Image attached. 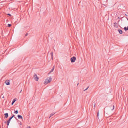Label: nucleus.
I'll list each match as a JSON object with an SVG mask.
<instances>
[{
    "mask_svg": "<svg viewBox=\"0 0 128 128\" xmlns=\"http://www.w3.org/2000/svg\"><path fill=\"white\" fill-rule=\"evenodd\" d=\"M52 80V78L51 77L48 78L44 82L45 84H46L49 83L51 82Z\"/></svg>",
    "mask_w": 128,
    "mask_h": 128,
    "instance_id": "nucleus-1",
    "label": "nucleus"
},
{
    "mask_svg": "<svg viewBox=\"0 0 128 128\" xmlns=\"http://www.w3.org/2000/svg\"><path fill=\"white\" fill-rule=\"evenodd\" d=\"M76 60V58L74 56L71 58V62L72 63L74 62H75Z\"/></svg>",
    "mask_w": 128,
    "mask_h": 128,
    "instance_id": "nucleus-2",
    "label": "nucleus"
},
{
    "mask_svg": "<svg viewBox=\"0 0 128 128\" xmlns=\"http://www.w3.org/2000/svg\"><path fill=\"white\" fill-rule=\"evenodd\" d=\"M34 78L35 80L38 81L39 80V78L37 76L36 74H34Z\"/></svg>",
    "mask_w": 128,
    "mask_h": 128,
    "instance_id": "nucleus-3",
    "label": "nucleus"
},
{
    "mask_svg": "<svg viewBox=\"0 0 128 128\" xmlns=\"http://www.w3.org/2000/svg\"><path fill=\"white\" fill-rule=\"evenodd\" d=\"M10 80H6L5 82V83H6V84L7 85H10Z\"/></svg>",
    "mask_w": 128,
    "mask_h": 128,
    "instance_id": "nucleus-4",
    "label": "nucleus"
},
{
    "mask_svg": "<svg viewBox=\"0 0 128 128\" xmlns=\"http://www.w3.org/2000/svg\"><path fill=\"white\" fill-rule=\"evenodd\" d=\"M4 115L5 116V118H6L8 117V113H6L5 114H4Z\"/></svg>",
    "mask_w": 128,
    "mask_h": 128,
    "instance_id": "nucleus-5",
    "label": "nucleus"
},
{
    "mask_svg": "<svg viewBox=\"0 0 128 128\" xmlns=\"http://www.w3.org/2000/svg\"><path fill=\"white\" fill-rule=\"evenodd\" d=\"M114 24V26L116 28H118V24L116 22H115Z\"/></svg>",
    "mask_w": 128,
    "mask_h": 128,
    "instance_id": "nucleus-6",
    "label": "nucleus"
},
{
    "mask_svg": "<svg viewBox=\"0 0 128 128\" xmlns=\"http://www.w3.org/2000/svg\"><path fill=\"white\" fill-rule=\"evenodd\" d=\"M114 108V105H112L111 106L110 109L111 110H113Z\"/></svg>",
    "mask_w": 128,
    "mask_h": 128,
    "instance_id": "nucleus-7",
    "label": "nucleus"
},
{
    "mask_svg": "<svg viewBox=\"0 0 128 128\" xmlns=\"http://www.w3.org/2000/svg\"><path fill=\"white\" fill-rule=\"evenodd\" d=\"M18 118L19 119H22L23 118L22 117L21 115H18Z\"/></svg>",
    "mask_w": 128,
    "mask_h": 128,
    "instance_id": "nucleus-8",
    "label": "nucleus"
},
{
    "mask_svg": "<svg viewBox=\"0 0 128 128\" xmlns=\"http://www.w3.org/2000/svg\"><path fill=\"white\" fill-rule=\"evenodd\" d=\"M54 67L55 66H54L52 68V69L50 70V73H51L54 70Z\"/></svg>",
    "mask_w": 128,
    "mask_h": 128,
    "instance_id": "nucleus-9",
    "label": "nucleus"
},
{
    "mask_svg": "<svg viewBox=\"0 0 128 128\" xmlns=\"http://www.w3.org/2000/svg\"><path fill=\"white\" fill-rule=\"evenodd\" d=\"M51 56L52 59V60H53V52H51Z\"/></svg>",
    "mask_w": 128,
    "mask_h": 128,
    "instance_id": "nucleus-10",
    "label": "nucleus"
},
{
    "mask_svg": "<svg viewBox=\"0 0 128 128\" xmlns=\"http://www.w3.org/2000/svg\"><path fill=\"white\" fill-rule=\"evenodd\" d=\"M16 100L15 99L14 100H13L12 101V105H13V104L14 103L16 102Z\"/></svg>",
    "mask_w": 128,
    "mask_h": 128,
    "instance_id": "nucleus-11",
    "label": "nucleus"
},
{
    "mask_svg": "<svg viewBox=\"0 0 128 128\" xmlns=\"http://www.w3.org/2000/svg\"><path fill=\"white\" fill-rule=\"evenodd\" d=\"M124 29L125 31H127L128 30V27H125L124 28Z\"/></svg>",
    "mask_w": 128,
    "mask_h": 128,
    "instance_id": "nucleus-12",
    "label": "nucleus"
},
{
    "mask_svg": "<svg viewBox=\"0 0 128 128\" xmlns=\"http://www.w3.org/2000/svg\"><path fill=\"white\" fill-rule=\"evenodd\" d=\"M118 32H119L120 34H122L123 32L122 30H118Z\"/></svg>",
    "mask_w": 128,
    "mask_h": 128,
    "instance_id": "nucleus-13",
    "label": "nucleus"
},
{
    "mask_svg": "<svg viewBox=\"0 0 128 128\" xmlns=\"http://www.w3.org/2000/svg\"><path fill=\"white\" fill-rule=\"evenodd\" d=\"M55 114V113H52L50 115V116L49 117V118H50L52 116L54 115V114Z\"/></svg>",
    "mask_w": 128,
    "mask_h": 128,
    "instance_id": "nucleus-14",
    "label": "nucleus"
},
{
    "mask_svg": "<svg viewBox=\"0 0 128 128\" xmlns=\"http://www.w3.org/2000/svg\"><path fill=\"white\" fill-rule=\"evenodd\" d=\"M14 114H17L18 113V111L17 110L15 111L14 112Z\"/></svg>",
    "mask_w": 128,
    "mask_h": 128,
    "instance_id": "nucleus-15",
    "label": "nucleus"
},
{
    "mask_svg": "<svg viewBox=\"0 0 128 128\" xmlns=\"http://www.w3.org/2000/svg\"><path fill=\"white\" fill-rule=\"evenodd\" d=\"M14 116H15V115H12V116H11L12 118H13L14 117L16 119V120H17V119L16 118V117H14Z\"/></svg>",
    "mask_w": 128,
    "mask_h": 128,
    "instance_id": "nucleus-16",
    "label": "nucleus"
},
{
    "mask_svg": "<svg viewBox=\"0 0 128 128\" xmlns=\"http://www.w3.org/2000/svg\"><path fill=\"white\" fill-rule=\"evenodd\" d=\"M8 27H10L12 25L10 24H8Z\"/></svg>",
    "mask_w": 128,
    "mask_h": 128,
    "instance_id": "nucleus-17",
    "label": "nucleus"
},
{
    "mask_svg": "<svg viewBox=\"0 0 128 128\" xmlns=\"http://www.w3.org/2000/svg\"><path fill=\"white\" fill-rule=\"evenodd\" d=\"M89 86H88V87L85 90H84V91H85L87 90L88 89V88H89Z\"/></svg>",
    "mask_w": 128,
    "mask_h": 128,
    "instance_id": "nucleus-18",
    "label": "nucleus"
},
{
    "mask_svg": "<svg viewBox=\"0 0 128 128\" xmlns=\"http://www.w3.org/2000/svg\"><path fill=\"white\" fill-rule=\"evenodd\" d=\"M10 121H11V120H8V122H7L10 123Z\"/></svg>",
    "mask_w": 128,
    "mask_h": 128,
    "instance_id": "nucleus-19",
    "label": "nucleus"
},
{
    "mask_svg": "<svg viewBox=\"0 0 128 128\" xmlns=\"http://www.w3.org/2000/svg\"><path fill=\"white\" fill-rule=\"evenodd\" d=\"M7 15H8V16H12L10 14H7Z\"/></svg>",
    "mask_w": 128,
    "mask_h": 128,
    "instance_id": "nucleus-20",
    "label": "nucleus"
},
{
    "mask_svg": "<svg viewBox=\"0 0 128 128\" xmlns=\"http://www.w3.org/2000/svg\"><path fill=\"white\" fill-rule=\"evenodd\" d=\"M10 123L7 122V125L8 126L9 125Z\"/></svg>",
    "mask_w": 128,
    "mask_h": 128,
    "instance_id": "nucleus-21",
    "label": "nucleus"
},
{
    "mask_svg": "<svg viewBox=\"0 0 128 128\" xmlns=\"http://www.w3.org/2000/svg\"><path fill=\"white\" fill-rule=\"evenodd\" d=\"M28 33H27L25 35V36H28Z\"/></svg>",
    "mask_w": 128,
    "mask_h": 128,
    "instance_id": "nucleus-22",
    "label": "nucleus"
},
{
    "mask_svg": "<svg viewBox=\"0 0 128 128\" xmlns=\"http://www.w3.org/2000/svg\"><path fill=\"white\" fill-rule=\"evenodd\" d=\"M12 118V117H10V118L9 120H11Z\"/></svg>",
    "mask_w": 128,
    "mask_h": 128,
    "instance_id": "nucleus-23",
    "label": "nucleus"
},
{
    "mask_svg": "<svg viewBox=\"0 0 128 128\" xmlns=\"http://www.w3.org/2000/svg\"><path fill=\"white\" fill-rule=\"evenodd\" d=\"M97 116H98H98H99V112H98V113Z\"/></svg>",
    "mask_w": 128,
    "mask_h": 128,
    "instance_id": "nucleus-24",
    "label": "nucleus"
},
{
    "mask_svg": "<svg viewBox=\"0 0 128 128\" xmlns=\"http://www.w3.org/2000/svg\"><path fill=\"white\" fill-rule=\"evenodd\" d=\"M95 105H96V104H94V107H95Z\"/></svg>",
    "mask_w": 128,
    "mask_h": 128,
    "instance_id": "nucleus-25",
    "label": "nucleus"
},
{
    "mask_svg": "<svg viewBox=\"0 0 128 128\" xmlns=\"http://www.w3.org/2000/svg\"><path fill=\"white\" fill-rule=\"evenodd\" d=\"M6 123H7V122H6V121L5 122H4V123H5V124H6Z\"/></svg>",
    "mask_w": 128,
    "mask_h": 128,
    "instance_id": "nucleus-26",
    "label": "nucleus"
},
{
    "mask_svg": "<svg viewBox=\"0 0 128 128\" xmlns=\"http://www.w3.org/2000/svg\"><path fill=\"white\" fill-rule=\"evenodd\" d=\"M118 19H120V18L119 17H118Z\"/></svg>",
    "mask_w": 128,
    "mask_h": 128,
    "instance_id": "nucleus-27",
    "label": "nucleus"
},
{
    "mask_svg": "<svg viewBox=\"0 0 128 128\" xmlns=\"http://www.w3.org/2000/svg\"><path fill=\"white\" fill-rule=\"evenodd\" d=\"M79 84V83H78V84H77V86Z\"/></svg>",
    "mask_w": 128,
    "mask_h": 128,
    "instance_id": "nucleus-28",
    "label": "nucleus"
},
{
    "mask_svg": "<svg viewBox=\"0 0 128 128\" xmlns=\"http://www.w3.org/2000/svg\"><path fill=\"white\" fill-rule=\"evenodd\" d=\"M2 98H4V96L2 97Z\"/></svg>",
    "mask_w": 128,
    "mask_h": 128,
    "instance_id": "nucleus-29",
    "label": "nucleus"
},
{
    "mask_svg": "<svg viewBox=\"0 0 128 128\" xmlns=\"http://www.w3.org/2000/svg\"><path fill=\"white\" fill-rule=\"evenodd\" d=\"M125 16H127V15H126V14H125Z\"/></svg>",
    "mask_w": 128,
    "mask_h": 128,
    "instance_id": "nucleus-30",
    "label": "nucleus"
},
{
    "mask_svg": "<svg viewBox=\"0 0 128 128\" xmlns=\"http://www.w3.org/2000/svg\"><path fill=\"white\" fill-rule=\"evenodd\" d=\"M22 91V90H21L20 92H21V91Z\"/></svg>",
    "mask_w": 128,
    "mask_h": 128,
    "instance_id": "nucleus-31",
    "label": "nucleus"
}]
</instances>
